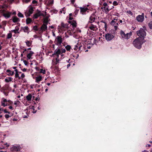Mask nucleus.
Instances as JSON below:
<instances>
[{
	"label": "nucleus",
	"instance_id": "1",
	"mask_svg": "<svg viewBox=\"0 0 152 152\" xmlns=\"http://www.w3.org/2000/svg\"><path fill=\"white\" fill-rule=\"evenodd\" d=\"M66 52V50L64 49H62L61 50L59 48H57L54 51V53L52 54V56L55 58L52 61V64L53 65H56L59 63L61 60L60 58H59V55L61 53H65Z\"/></svg>",
	"mask_w": 152,
	"mask_h": 152
},
{
	"label": "nucleus",
	"instance_id": "2",
	"mask_svg": "<svg viewBox=\"0 0 152 152\" xmlns=\"http://www.w3.org/2000/svg\"><path fill=\"white\" fill-rule=\"evenodd\" d=\"M144 38L143 37H139L135 39L133 42V45L137 49H140L142 46V45L143 43Z\"/></svg>",
	"mask_w": 152,
	"mask_h": 152
},
{
	"label": "nucleus",
	"instance_id": "3",
	"mask_svg": "<svg viewBox=\"0 0 152 152\" xmlns=\"http://www.w3.org/2000/svg\"><path fill=\"white\" fill-rule=\"evenodd\" d=\"M120 34L121 38L123 39H129L132 35V33L131 32L125 34L124 32L122 30L120 31Z\"/></svg>",
	"mask_w": 152,
	"mask_h": 152
},
{
	"label": "nucleus",
	"instance_id": "4",
	"mask_svg": "<svg viewBox=\"0 0 152 152\" xmlns=\"http://www.w3.org/2000/svg\"><path fill=\"white\" fill-rule=\"evenodd\" d=\"M137 35L141 37H143L146 35V32L145 30L142 28H140L139 30L137 31Z\"/></svg>",
	"mask_w": 152,
	"mask_h": 152
},
{
	"label": "nucleus",
	"instance_id": "5",
	"mask_svg": "<svg viewBox=\"0 0 152 152\" xmlns=\"http://www.w3.org/2000/svg\"><path fill=\"white\" fill-rule=\"evenodd\" d=\"M63 41V39L61 36H58L56 37L54 42L56 45L59 46L61 45Z\"/></svg>",
	"mask_w": 152,
	"mask_h": 152
},
{
	"label": "nucleus",
	"instance_id": "6",
	"mask_svg": "<svg viewBox=\"0 0 152 152\" xmlns=\"http://www.w3.org/2000/svg\"><path fill=\"white\" fill-rule=\"evenodd\" d=\"M46 12H45V14H44L42 12L40 11H38L37 12H36L35 14L33 16V18L34 19H37L40 16H42L43 17H45L46 15Z\"/></svg>",
	"mask_w": 152,
	"mask_h": 152
},
{
	"label": "nucleus",
	"instance_id": "7",
	"mask_svg": "<svg viewBox=\"0 0 152 152\" xmlns=\"http://www.w3.org/2000/svg\"><path fill=\"white\" fill-rule=\"evenodd\" d=\"M33 11L34 10L32 7L28 8L25 12L26 17H29L33 13Z\"/></svg>",
	"mask_w": 152,
	"mask_h": 152
},
{
	"label": "nucleus",
	"instance_id": "8",
	"mask_svg": "<svg viewBox=\"0 0 152 152\" xmlns=\"http://www.w3.org/2000/svg\"><path fill=\"white\" fill-rule=\"evenodd\" d=\"M48 22H44L42 26L39 29V33H41L43 31H45L47 29V24Z\"/></svg>",
	"mask_w": 152,
	"mask_h": 152
},
{
	"label": "nucleus",
	"instance_id": "9",
	"mask_svg": "<svg viewBox=\"0 0 152 152\" xmlns=\"http://www.w3.org/2000/svg\"><path fill=\"white\" fill-rule=\"evenodd\" d=\"M20 150V147L17 145H13L10 148L11 151L12 152L19 151Z\"/></svg>",
	"mask_w": 152,
	"mask_h": 152
},
{
	"label": "nucleus",
	"instance_id": "10",
	"mask_svg": "<svg viewBox=\"0 0 152 152\" xmlns=\"http://www.w3.org/2000/svg\"><path fill=\"white\" fill-rule=\"evenodd\" d=\"M72 32H68L69 34L71 35H75L77 34V33H81V31L78 28H76L75 31V29H72Z\"/></svg>",
	"mask_w": 152,
	"mask_h": 152
},
{
	"label": "nucleus",
	"instance_id": "11",
	"mask_svg": "<svg viewBox=\"0 0 152 152\" xmlns=\"http://www.w3.org/2000/svg\"><path fill=\"white\" fill-rule=\"evenodd\" d=\"M114 37L113 35L110 33H108L105 35V38L107 41H110Z\"/></svg>",
	"mask_w": 152,
	"mask_h": 152
},
{
	"label": "nucleus",
	"instance_id": "12",
	"mask_svg": "<svg viewBox=\"0 0 152 152\" xmlns=\"http://www.w3.org/2000/svg\"><path fill=\"white\" fill-rule=\"evenodd\" d=\"M144 19V14L142 13L141 15H139L136 17L137 20L140 22H142Z\"/></svg>",
	"mask_w": 152,
	"mask_h": 152
},
{
	"label": "nucleus",
	"instance_id": "13",
	"mask_svg": "<svg viewBox=\"0 0 152 152\" xmlns=\"http://www.w3.org/2000/svg\"><path fill=\"white\" fill-rule=\"evenodd\" d=\"M110 24L112 26H114L115 30H116L117 29L118 26V22H117V21L114 20H112Z\"/></svg>",
	"mask_w": 152,
	"mask_h": 152
},
{
	"label": "nucleus",
	"instance_id": "14",
	"mask_svg": "<svg viewBox=\"0 0 152 152\" xmlns=\"http://www.w3.org/2000/svg\"><path fill=\"white\" fill-rule=\"evenodd\" d=\"M7 99L3 98L2 99L1 102V105L3 107H5L8 105L7 103Z\"/></svg>",
	"mask_w": 152,
	"mask_h": 152
},
{
	"label": "nucleus",
	"instance_id": "15",
	"mask_svg": "<svg viewBox=\"0 0 152 152\" xmlns=\"http://www.w3.org/2000/svg\"><path fill=\"white\" fill-rule=\"evenodd\" d=\"M11 14V12H9L8 11H6L4 14L3 16L5 18L7 19L10 17Z\"/></svg>",
	"mask_w": 152,
	"mask_h": 152
},
{
	"label": "nucleus",
	"instance_id": "16",
	"mask_svg": "<svg viewBox=\"0 0 152 152\" xmlns=\"http://www.w3.org/2000/svg\"><path fill=\"white\" fill-rule=\"evenodd\" d=\"M21 28L24 32L26 33L27 34H28L29 33L30 31H29V28L27 26L22 27Z\"/></svg>",
	"mask_w": 152,
	"mask_h": 152
},
{
	"label": "nucleus",
	"instance_id": "17",
	"mask_svg": "<svg viewBox=\"0 0 152 152\" xmlns=\"http://www.w3.org/2000/svg\"><path fill=\"white\" fill-rule=\"evenodd\" d=\"M89 28L91 30L94 31H96L97 29V26L93 24H91Z\"/></svg>",
	"mask_w": 152,
	"mask_h": 152
},
{
	"label": "nucleus",
	"instance_id": "18",
	"mask_svg": "<svg viewBox=\"0 0 152 152\" xmlns=\"http://www.w3.org/2000/svg\"><path fill=\"white\" fill-rule=\"evenodd\" d=\"M70 23H71V25L72 26V27L73 28V29H75L76 27L77 26V23L75 21L72 20L70 22Z\"/></svg>",
	"mask_w": 152,
	"mask_h": 152
},
{
	"label": "nucleus",
	"instance_id": "19",
	"mask_svg": "<svg viewBox=\"0 0 152 152\" xmlns=\"http://www.w3.org/2000/svg\"><path fill=\"white\" fill-rule=\"evenodd\" d=\"M34 53L33 51H30V52L27 54V57L28 59H32V58L31 56Z\"/></svg>",
	"mask_w": 152,
	"mask_h": 152
},
{
	"label": "nucleus",
	"instance_id": "20",
	"mask_svg": "<svg viewBox=\"0 0 152 152\" xmlns=\"http://www.w3.org/2000/svg\"><path fill=\"white\" fill-rule=\"evenodd\" d=\"M46 4L48 5H52L53 3V0H44Z\"/></svg>",
	"mask_w": 152,
	"mask_h": 152
},
{
	"label": "nucleus",
	"instance_id": "21",
	"mask_svg": "<svg viewBox=\"0 0 152 152\" xmlns=\"http://www.w3.org/2000/svg\"><path fill=\"white\" fill-rule=\"evenodd\" d=\"M42 77L41 76H39L36 77V82L37 83H39V82L41 81L42 80Z\"/></svg>",
	"mask_w": 152,
	"mask_h": 152
},
{
	"label": "nucleus",
	"instance_id": "22",
	"mask_svg": "<svg viewBox=\"0 0 152 152\" xmlns=\"http://www.w3.org/2000/svg\"><path fill=\"white\" fill-rule=\"evenodd\" d=\"M95 19L94 15H92L90 17L89 22L90 23H92L94 21Z\"/></svg>",
	"mask_w": 152,
	"mask_h": 152
},
{
	"label": "nucleus",
	"instance_id": "23",
	"mask_svg": "<svg viewBox=\"0 0 152 152\" xmlns=\"http://www.w3.org/2000/svg\"><path fill=\"white\" fill-rule=\"evenodd\" d=\"M36 69L37 71H39L40 73H42L43 74H45V73L46 71L45 69L43 70L42 69H39V68L38 67H36Z\"/></svg>",
	"mask_w": 152,
	"mask_h": 152
},
{
	"label": "nucleus",
	"instance_id": "24",
	"mask_svg": "<svg viewBox=\"0 0 152 152\" xmlns=\"http://www.w3.org/2000/svg\"><path fill=\"white\" fill-rule=\"evenodd\" d=\"M80 12L82 14H84V13L88 10V9L86 7H80Z\"/></svg>",
	"mask_w": 152,
	"mask_h": 152
},
{
	"label": "nucleus",
	"instance_id": "25",
	"mask_svg": "<svg viewBox=\"0 0 152 152\" xmlns=\"http://www.w3.org/2000/svg\"><path fill=\"white\" fill-rule=\"evenodd\" d=\"M6 72L8 73V75L9 76H12L14 74V71H12L10 69H7Z\"/></svg>",
	"mask_w": 152,
	"mask_h": 152
},
{
	"label": "nucleus",
	"instance_id": "26",
	"mask_svg": "<svg viewBox=\"0 0 152 152\" xmlns=\"http://www.w3.org/2000/svg\"><path fill=\"white\" fill-rule=\"evenodd\" d=\"M81 46H79L77 44L75 46L74 49L76 51H79L80 49Z\"/></svg>",
	"mask_w": 152,
	"mask_h": 152
},
{
	"label": "nucleus",
	"instance_id": "27",
	"mask_svg": "<svg viewBox=\"0 0 152 152\" xmlns=\"http://www.w3.org/2000/svg\"><path fill=\"white\" fill-rule=\"evenodd\" d=\"M102 9H104V12L106 13H108L110 9H109L108 7H102Z\"/></svg>",
	"mask_w": 152,
	"mask_h": 152
},
{
	"label": "nucleus",
	"instance_id": "28",
	"mask_svg": "<svg viewBox=\"0 0 152 152\" xmlns=\"http://www.w3.org/2000/svg\"><path fill=\"white\" fill-rule=\"evenodd\" d=\"M32 98V95L31 94H29L26 97V99L28 101H31Z\"/></svg>",
	"mask_w": 152,
	"mask_h": 152
},
{
	"label": "nucleus",
	"instance_id": "29",
	"mask_svg": "<svg viewBox=\"0 0 152 152\" xmlns=\"http://www.w3.org/2000/svg\"><path fill=\"white\" fill-rule=\"evenodd\" d=\"M61 26L66 29H67L68 27V24L66 23L65 24L63 23H61Z\"/></svg>",
	"mask_w": 152,
	"mask_h": 152
},
{
	"label": "nucleus",
	"instance_id": "30",
	"mask_svg": "<svg viewBox=\"0 0 152 152\" xmlns=\"http://www.w3.org/2000/svg\"><path fill=\"white\" fill-rule=\"evenodd\" d=\"M15 77L16 78H18V79H19V77H20L19 76V74L18 70L15 69Z\"/></svg>",
	"mask_w": 152,
	"mask_h": 152
},
{
	"label": "nucleus",
	"instance_id": "31",
	"mask_svg": "<svg viewBox=\"0 0 152 152\" xmlns=\"http://www.w3.org/2000/svg\"><path fill=\"white\" fill-rule=\"evenodd\" d=\"M19 19L16 17H14L13 18V22L15 23L19 21Z\"/></svg>",
	"mask_w": 152,
	"mask_h": 152
},
{
	"label": "nucleus",
	"instance_id": "32",
	"mask_svg": "<svg viewBox=\"0 0 152 152\" xmlns=\"http://www.w3.org/2000/svg\"><path fill=\"white\" fill-rule=\"evenodd\" d=\"M32 21V20L30 18H28L26 19V23L27 24L30 23Z\"/></svg>",
	"mask_w": 152,
	"mask_h": 152
},
{
	"label": "nucleus",
	"instance_id": "33",
	"mask_svg": "<svg viewBox=\"0 0 152 152\" xmlns=\"http://www.w3.org/2000/svg\"><path fill=\"white\" fill-rule=\"evenodd\" d=\"M12 79V78L11 77H9L7 78H6L5 79V80L6 82H9L10 81H11Z\"/></svg>",
	"mask_w": 152,
	"mask_h": 152
},
{
	"label": "nucleus",
	"instance_id": "34",
	"mask_svg": "<svg viewBox=\"0 0 152 152\" xmlns=\"http://www.w3.org/2000/svg\"><path fill=\"white\" fill-rule=\"evenodd\" d=\"M26 45L28 46H30L31 45V43L29 41H26Z\"/></svg>",
	"mask_w": 152,
	"mask_h": 152
},
{
	"label": "nucleus",
	"instance_id": "35",
	"mask_svg": "<svg viewBox=\"0 0 152 152\" xmlns=\"http://www.w3.org/2000/svg\"><path fill=\"white\" fill-rule=\"evenodd\" d=\"M18 16L20 18H23L24 17L23 15L20 12H19L18 13Z\"/></svg>",
	"mask_w": 152,
	"mask_h": 152
},
{
	"label": "nucleus",
	"instance_id": "36",
	"mask_svg": "<svg viewBox=\"0 0 152 152\" xmlns=\"http://www.w3.org/2000/svg\"><path fill=\"white\" fill-rule=\"evenodd\" d=\"M65 48L67 51H69L71 48V47L69 45H67L66 46Z\"/></svg>",
	"mask_w": 152,
	"mask_h": 152
},
{
	"label": "nucleus",
	"instance_id": "37",
	"mask_svg": "<svg viewBox=\"0 0 152 152\" xmlns=\"http://www.w3.org/2000/svg\"><path fill=\"white\" fill-rule=\"evenodd\" d=\"M25 77V75L24 73H22L21 74L20 76L19 77V79H23Z\"/></svg>",
	"mask_w": 152,
	"mask_h": 152
},
{
	"label": "nucleus",
	"instance_id": "38",
	"mask_svg": "<svg viewBox=\"0 0 152 152\" xmlns=\"http://www.w3.org/2000/svg\"><path fill=\"white\" fill-rule=\"evenodd\" d=\"M20 101H15L14 102V104L16 106H18L20 104Z\"/></svg>",
	"mask_w": 152,
	"mask_h": 152
},
{
	"label": "nucleus",
	"instance_id": "39",
	"mask_svg": "<svg viewBox=\"0 0 152 152\" xmlns=\"http://www.w3.org/2000/svg\"><path fill=\"white\" fill-rule=\"evenodd\" d=\"M12 37V34L11 33H9L7 35V38L8 39Z\"/></svg>",
	"mask_w": 152,
	"mask_h": 152
},
{
	"label": "nucleus",
	"instance_id": "40",
	"mask_svg": "<svg viewBox=\"0 0 152 152\" xmlns=\"http://www.w3.org/2000/svg\"><path fill=\"white\" fill-rule=\"evenodd\" d=\"M6 12V11L3 9H1L0 10V13H1L3 15H4V14Z\"/></svg>",
	"mask_w": 152,
	"mask_h": 152
},
{
	"label": "nucleus",
	"instance_id": "41",
	"mask_svg": "<svg viewBox=\"0 0 152 152\" xmlns=\"http://www.w3.org/2000/svg\"><path fill=\"white\" fill-rule=\"evenodd\" d=\"M58 29H59V30H61V31H64L66 29L64 28L62 26H61V27H58Z\"/></svg>",
	"mask_w": 152,
	"mask_h": 152
},
{
	"label": "nucleus",
	"instance_id": "42",
	"mask_svg": "<svg viewBox=\"0 0 152 152\" xmlns=\"http://www.w3.org/2000/svg\"><path fill=\"white\" fill-rule=\"evenodd\" d=\"M148 26L151 29L152 28V21L148 23Z\"/></svg>",
	"mask_w": 152,
	"mask_h": 152
},
{
	"label": "nucleus",
	"instance_id": "43",
	"mask_svg": "<svg viewBox=\"0 0 152 152\" xmlns=\"http://www.w3.org/2000/svg\"><path fill=\"white\" fill-rule=\"evenodd\" d=\"M33 29L35 31H39V29L38 28L37 26H35L33 27Z\"/></svg>",
	"mask_w": 152,
	"mask_h": 152
},
{
	"label": "nucleus",
	"instance_id": "44",
	"mask_svg": "<svg viewBox=\"0 0 152 152\" xmlns=\"http://www.w3.org/2000/svg\"><path fill=\"white\" fill-rule=\"evenodd\" d=\"M12 31L14 32L15 34L18 33L19 34L20 32L19 31H17L15 29L12 30Z\"/></svg>",
	"mask_w": 152,
	"mask_h": 152
},
{
	"label": "nucleus",
	"instance_id": "45",
	"mask_svg": "<svg viewBox=\"0 0 152 152\" xmlns=\"http://www.w3.org/2000/svg\"><path fill=\"white\" fill-rule=\"evenodd\" d=\"M128 14H130V15H133V13L130 10H128L126 12Z\"/></svg>",
	"mask_w": 152,
	"mask_h": 152
},
{
	"label": "nucleus",
	"instance_id": "46",
	"mask_svg": "<svg viewBox=\"0 0 152 152\" xmlns=\"http://www.w3.org/2000/svg\"><path fill=\"white\" fill-rule=\"evenodd\" d=\"M113 4L114 5L116 6L118 5V3L117 1H113Z\"/></svg>",
	"mask_w": 152,
	"mask_h": 152
},
{
	"label": "nucleus",
	"instance_id": "47",
	"mask_svg": "<svg viewBox=\"0 0 152 152\" xmlns=\"http://www.w3.org/2000/svg\"><path fill=\"white\" fill-rule=\"evenodd\" d=\"M60 12L61 13H63L64 14H65V11L64 9H62V10H60Z\"/></svg>",
	"mask_w": 152,
	"mask_h": 152
},
{
	"label": "nucleus",
	"instance_id": "48",
	"mask_svg": "<svg viewBox=\"0 0 152 152\" xmlns=\"http://www.w3.org/2000/svg\"><path fill=\"white\" fill-rule=\"evenodd\" d=\"M19 28L18 26H17L15 27V29L17 31H19Z\"/></svg>",
	"mask_w": 152,
	"mask_h": 152
},
{
	"label": "nucleus",
	"instance_id": "49",
	"mask_svg": "<svg viewBox=\"0 0 152 152\" xmlns=\"http://www.w3.org/2000/svg\"><path fill=\"white\" fill-rule=\"evenodd\" d=\"M4 113H8V114L10 113V112L8 111L6 109H4Z\"/></svg>",
	"mask_w": 152,
	"mask_h": 152
},
{
	"label": "nucleus",
	"instance_id": "50",
	"mask_svg": "<svg viewBox=\"0 0 152 152\" xmlns=\"http://www.w3.org/2000/svg\"><path fill=\"white\" fill-rule=\"evenodd\" d=\"M23 62L24 63V64L26 65H28V62L24 60V61H23Z\"/></svg>",
	"mask_w": 152,
	"mask_h": 152
},
{
	"label": "nucleus",
	"instance_id": "51",
	"mask_svg": "<svg viewBox=\"0 0 152 152\" xmlns=\"http://www.w3.org/2000/svg\"><path fill=\"white\" fill-rule=\"evenodd\" d=\"M5 117L6 118H9L10 116L8 115H5Z\"/></svg>",
	"mask_w": 152,
	"mask_h": 152
},
{
	"label": "nucleus",
	"instance_id": "52",
	"mask_svg": "<svg viewBox=\"0 0 152 152\" xmlns=\"http://www.w3.org/2000/svg\"><path fill=\"white\" fill-rule=\"evenodd\" d=\"M103 6H104V7H107V3H104V4H103Z\"/></svg>",
	"mask_w": 152,
	"mask_h": 152
},
{
	"label": "nucleus",
	"instance_id": "53",
	"mask_svg": "<svg viewBox=\"0 0 152 152\" xmlns=\"http://www.w3.org/2000/svg\"><path fill=\"white\" fill-rule=\"evenodd\" d=\"M31 0H23L24 1L26 2V3H27L29 2Z\"/></svg>",
	"mask_w": 152,
	"mask_h": 152
},
{
	"label": "nucleus",
	"instance_id": "54",
	"mask_svg": "<svg viewBox=\"0 0 152 152\" xmlns=\"http://www.w3.org/2000/svg\"><path fill=\"white\" fill-rule=\"evenodd\" d=\"M7 102H8L10 104H12V101H11V100H8L7 101Z\"/></svg>",
	"mask_w": 152,
	"mask_h": 152
},
{
	"label": "nucleus",
	"instance_id": "55",
	"mask_svg": "<svg viewBox=\"0 0 152 152\" xmlns=\"http://www.w3.org/2000/svg\"><path fill=\"white\" fill-rule=\"evenodd\" d=\"M61 55V58H60L61 59V60L62 59V57L64 56V55L62 54V53H61L60 54Z\"/></svg>",
	"mask_w": 152,
	"mask_h": 152
},
{
	"label": "nucleus",
	"instance_id": "56",
	"mask_svg": "<svg viewBox=\"0 0 152 152\" xmlns=\"http://www.w3.org/2000/svg\"><path fill=\"white\" fill-rule=\"evenodd\" d=\"M37 1L35 0H34L32 1V3L34 4H36L37 3Z\"/></svg>",
	"mask_w": 152,
	"mask_h": 152
},
{
	"label": "nucleus",
	"instance_id": "57",
	"mask_svg": "<svg viewBox=\"0 0 152 152\" xmlns=\"http://www.w3.org/2000/svg\"><path fill=\"white\" fill-rule=\"evenodd\" d=\"M22 70L23 72H26V69L24 68L22 69Z\"/></svg>",
	"mask_w": 152,
	"mask_h": 152
},
{
	"label": "nucleus",
	"instance_id": "58",
	"mask_svg": "<svg viewBox=\"0 0 152 152\" xmlns=\"http://www.w3.org/2000/svg\"><path fill=\"white\" fill-rule=\"evenodd\" d=\"M75 0H71V3L73 4L74 2L75 1Z\"/></svg>",
	"mask_w": 152,
	"mask_h": 152
},
{
	"label": "nucleus",
	"instance_id": "59",
	"mask_svg": "<svg viewBox=\"0 0 152 152\" xmlns=\"http://www.w3.org/2000/svg\"><path fill=\"white\" fill-rule=\"evenodd\" d=\"M9 108L10 109L13 110L12 107V106H10Z\"/></svg>",
	"mask_w": 152,
	"mask_h": 152
},
{
	"label": "nucleus",
	"instance_id": "60",
	"mask_svg": "<svg viewBox=\"0 0 152 152\" xmlns=\"http://www.w3.org/2000/svg\"><path fill=\"white\" fill-rule=\"evenodd\" d=\"M73 19V18H72L71 17L69 16V19L70 20H72Z\"/></svg>",
	"mask_w": 152,
	"mask_h": 152
},
{
	"label": "nucleus",
	"instance_id": "61",
	"mask_svg": "<svg viewBox=\"0 0 152 152\" xmlns=\"http://www.w3.org/2000/svg\"><path fill=\"white\" fill-rule=\"evenodd\" d=\"M70 64H68L67 65V68H68L70 66Z\"/></svg>",
	"mask_w": 152,
	"mask_h": 152
},
{
	"label": "nucleus",
	"instance_id": "62",
	"mask_svg": "<svg viewBox=\"0 0 152 152\" xmlns=\"http://www.w3.org/2000/svg\"><path fill=\"white\" fill-rule=\"evenodd\" d=\"M4 95L6 96H7L8 95V94H7L5 92H4Z\"/></svg>",
	"mask_w": 152,
	"mask_h": 152
},
{
	"label": "nucleus",
	"instance_id": "63",
	"mask_svg": "<svg viewBox=\"0 0 152 152\" xmlns=\"http://www.w3.org/2000/svg\"><path fill=\"white\" fill-rule=\"evenodd\" d=\"M26 49H24V51H23V53L25 51H26Z\"/></svg>",
	"mask_w": 152,
	"mask_h": 152
},
{
	"label": "nucleus",
	"instance_id": "64",
	"mask_svg": "<svg viewBox=\"0 0 152 152\" xmlns=\"http://www.w3.org/2000/svg\"><path fill=\"white\" fill-rule=\"evenodd\" d=\"M143 152H148V151L146 150H144Z\"/></svg>",
	"mask_w": 152,
	"mask_h": 152
}]
</instances>
